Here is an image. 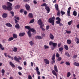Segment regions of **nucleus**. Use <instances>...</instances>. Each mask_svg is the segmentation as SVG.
<instances>
[{
  "mask_svg": "<svg viewBox=\"0 0 79 79\" xmlns=\"http://www.w3.org/2000/svg\"><path fill=\"white\" fill-rule=\"evenodd\" d=\"M54 70H53L52 71V73L53 74L57 77V74L56 73H58V68H57V66L56 65H54ZM56 71V72H55Z\"/></svg>",
  "mask_w": 79,
  "mask_h": 79,
  "instance_id": "nucleus-1",
  "label": "nucleus"
},
{
  "mask_svg": "<svg viewBox=\"0 0 79 79\" xmlns=\"http://www.w3.org/2000/svg\"><path fill=\"white\" fill-rule=\"evenodd\" d=\"M55 17L53 16L48 19V22L52 24V26H54L55 25Z\"/></svg>",
  "mask_w": 79,
  "mask_h": 79,
  "instance_id": "nucleus-2",
  "label": "nucleus"
},
{
  "mask_svg": "<svg viewBox=\"0 0 79 79\" xmlns=\"http://www.w3.org/2000/svg\"><path fill=\"white\" fill-rule=\"evenodd\" d=\"M56 20H57L56 22V24H59V26L60 27H63V24L61 23V19L60 17H57L56 18Z\"/></svg>",
  "mask_w": 79,
  "mask_h": 79,
  "instance_id": "nucleus-3",
  "label": "nucleus"
},
{
  "mask_svg": "<svg viewBox=\"0 0 79 79\" xmlns=\"http://www.w3.org/2000/svg\"><path fill=\"white\" fill-rule=\"evenodd\" d=\"M35 31V29H34V28H31L30 30L28 31L27 32V34L29 38H31L32 36V33H31V32H34Z\"/></svg>",
  "mask_w": 79,
  "mask_h": 79,
  "instance_id": "nucleus-4",
  "label": "nucleus"
},
{
  "mask_svg": "<svg viewBox=\"0 0 79 79\" xmlns=\"http://www.w3.org/2000/svg\"><path fill=\"white\" fill-rule=\"evenodd\" d=\"M7 6L8 11H11L13 9V8L11 6H12V4L9 2H7Z\"/></svg>",
  "mask_w": 79,
  "mask_h": 79,
  "instance_id": "nucleus-5",
  "label": "nucleus"
},
{
  "mask_svg": "<svg viewBox=\"0 0 79 79\" xmlns=\"http://www.w3.org/2000/svg\"><path fill=\"white\" fill-rule=\"evenodd\" d=\"M55 54L53 55L52 56V61H51V63L52 64H53V63H55Z\"/></svg>",
  "mask_w": 79,
  "mask_h": 79,
  "instance_id": "nucleus-6",
  "label": "nucleus"
},
{
  "mask_svg": "<svg viewBox=\"0 0 79 79\" xmlns=\"http://www.w3.org/2000/svg\"><path fill=\"white\" fill-rule=\"evenodd\" d=\"M71 7H69L68 9L67 15L68 16H70V11H71Z\"/></svg>",
  "mask_w": 79,
  "mask_h": 79,
  "instance_id": "nucleus-7",
  "label": "nucleus"
},
{
  "mask_svg": "<svg viewBox=\"0 0 79 79\" xmlns=\"http://www.w3.org/2000/svg\"><path fill=\"white\" fill-rule=\"evenodd\" d=\"M25 8H26V10H27V11H29L30 10V8H31L30 6H29V5L27 4H26Z\"/></svg>",
  "mask_w": 79,
  "mask_h": 79,
  "instance_id": "nucleus-8",
  "label": "nucleus"
},
{
  "mask_svg": "<svg viewBox=\"0 0 79 79\" xmlns=\"http://www.w3.org/2000/svg\"><path fill=\"white\" fill-rule=\"evenodd\" d=\"M38 24L39 25H42L43 24V22L41 19H39L37 22Z\"/></svg>",
  "mask_w": 79,
  "mask_h": 79,
  "instance_id": "nucleus-9",
  "label": "nucleus"
},
{
  "mask_svg": "<svg viewBox=\"0 0 79 79\" xmlns=\"http://www.w3.org/2000/svg\"><path fill=\"white\" fill-rule=\"evenodd\" d=\"M45 8L48 12V13H50V7L48 6H46V7H45Z\"/></svg>",
  "mask_w": 79,
  "mask_h": 79,
  "instance_id": "nucleus-10",
  "label": "nucleus"
},
{
  "mask_svg": "<svg viewBox=\"0 0 79 79\" xmlns=\"http://www.w3.org/2000/svg\"><path fill=\"white\" fill-rule=\"evenodd\" d=\"M44 61L45 63V64H50V62L49 61V60H48L47 59H44Z\"/></svg>",
  "mask_w": 79,
  "mask_h": 79,
  "instance_id": "nucleus-11",
  "label": "nucleus"
},
{
  "mask_svg": "<svg viewBox=\"0 0 79 79\" xmlns=\"http://www.w3.org/2000/svg\"><path fill=\"white\" fill-rule=\"evenodd\" d=\"M49 37L52 40H53L54 39V36L52 33H50L49 35Z\"/></svg>",
  "mask_w": 79,
  "mask_h": 79,
  "instance_id": "nucleus-12",
  "label": "nucleus"
},
{
  "mask_svg": "<svg viewBox=\"0 0 79 79\" xmlns=\"http://www.w3.org/2000/svg\"><path fill=\"white\" fill-rule=\"evenodd\" d=\"M7 16H8V15L6 13L3 14L2 15V17L4 18H7Z\"/></svg>",
  "mask_w": 79,
  "mask_h": 79,
  "instance_id": "nucleus-13",
  "label": "nucleus"
},
{
  "mask_svg": "<svg viewBox=\"0 0 79 79\" xmlns=\"http://www.w3.org/2000/svg\"><path fill=\"white\" fill-rule=\"evenodd\" d=\"M15 27L16 29H19L20 28V26L19 23H16L15 26Z\"/></svg>",
  "mask_w": 79,
  "mask_h": 79,
  "instance_id": "nucleus-14",
  "label": "nucleus"
},
{
  "mask_svg": "<svg viewBox=\"0 0 79 79\" xmlns=\"http://www.w3.org/2000/svg\"><path fill=\"white\" fill-rule=\"evenodd\" d=\"M28 16L29 18H33V14L31 13H29L28 14Z\"/></svg>",
  "mask_w": 79,
  "mask_h": 79,
  "instance_id": "nucleus-15",
  "label": "nucleus"
},
{
  "mask_svg": "<svg viewBox=\"0 0 79 79\" xmlns=\"http://www.w3.org/2000/svg\"><path fill=\"white\" fill-rule=\"evenodd\" d=\"M55 6L56 10L57 11H58V10H60V9H59V8H58V4H56L55 5Z\"/></svg>",
  "mask_w": 79,
  "mask_h": 79,
  "instance_id": "nucleus-16",
  "label": "nucleus"
},
{
  "mask_svg": "<svg viewBox=\"0 0 79 79\" xmlns=\"http://www.w3.org/2000/svg\"><path fill=\"white\" fill-rule=\"evenodd\" d=\"M2 8L4 10H8V7L6 6V5H3L2 6Z\"/></svg>",
  "mask_w": 79,
  "mask_h": 79,
  "instance_id": "nucleus-17",
  "label": "nucleus"
},
{
  "mask_svg": "<svg viewBox=\"0 0 79 79\" xmlns=\"http://www.w3.org/2000/svg\"><path fill=\"white\" fill-rule=\"evenodd\" d=\"M14 60L15 61H17V62H19V58L17 57L16 56H15L14 57Z\"/></svg>",
  "mask_w": 79,
  "mask_h": 79,
  "instance_id": "nucleus-18",
  "label": "nucleus"
},
{
  "mask_svg": "<svg viewBox=\"0 0 79 79\" xmlns=\"http://www.w3.org/2000/svg\"><path fill=\"white\" fill-rule=\"evenodd\" d=\"M6 25L9 27H12V25L10 23H6Z\"/></svg>",
  "mask_w": 79,
  "mask_h": 79,
  "instance_id": "nucleus-19",
  "label": "nucleus"
},
{
  "mask_svg": "<svg viewBox=\"0 0 79 79\" xmlns=\"http://www.w3.org/2000/svg\"><path fill=\"white\" fill-rule=\"evenodd\" d=\"M9 64L13 68H15V65L13 64V63L12 62H10Z\"/></svg>",
  "mask_w": 79,
  "mask_h": 79,
  "instance_id": "nucleus-20",
  "label": "nucleus"
},
{
  "mask_svg": "<svg viewBox=\"0 0 79 79\" xmlns=\"http://www.w3.org/2000/svg\"><path fill=\"white\" fill-rule=\"evenodd\" d=\"M25 35V33H20L19 34V36L20 37H22V36H24Z\"/></svg>",
  "mask_w": 79,
  "mask_h": 79,
  "instance_id": "nucleus-21",
  "label": "nucleus"
},
{
  "mask_svg": "<svg viewBox=\"0 0 79 79\" xmlns=\"http://www.w3.org/2000/svg\"><path fill=\"white\" fill-rule=\"evenodd\" d=\"M13 37L14 39H16L18 37V35L17 34H13Z\"/></svg>",
  "mask_w": 79,
  "mask_h": 79,
  "instance_id": "nucleus-22",
  "label": "nucleus"
},
{
  "mask_svg": "<svg viewBox=\"0 0 79 79\" xmlns=\"http://www.w3.org/2000/svg\"><path fill=\"white\" fill-rule=\"evenodd\" d=\"M36 39H42V38L40 36H36L35 37Z\"/></svg>",
  "mask_w": 79,
  "mask_h": 79,
  "instance_id": "nucleus-23",
  "label": "nucleus"
},
{
  "mask_svg": "<svg viewBox=\"0 0 79 79\" xmlns=\"http://www.w3.org/2000/svg\"><path fill=\"white\" fill-rule=\"evenodd\" d=\"M67 43L69 44H71V41L70 40H67Z\"/></svg>",
  "mask_w": 79,
  "mask_h": 79,
  "instance_id": "nucleus-24",
  "label": "nucleus"
},
{
  "mask_svg": "<svg viewBox=\"0 0 79 79\" xmlns=\"http://www.w3.org/2000/svg\"><path fill=\"white\" fill-rule=\"evenodd\" d=\"M73 15H74V16H77V12L74 10L73 11Z\"/></svg>",
  "mask_w": 79,
  "mask_h": 79,
  "instance_id": "nucleus-25",
  "label": "nucleus"
},
{
  "mask_svg": "<svg viewBox=\"0 0 79 79\" xmlns=\"http://www.w3.org/2000/svg\"><path fill=\"white\" fill-rule=\"evenodd\" d=\"M20 5H17L15 7V9H18L20 8Z\"/></svg>",
  "mask_w": 79,
  "mask_h": 79,
  "instance_id": "nucleus-26",
  "label": "nucleus"
},
{
  "mask_svg": "<svg viewBox=\"0 0 79 79\" xmlns=\"http://www.w3.org/2000/svg\"><path fill=\"white\" fill-rule=\"evenodd\" d=\"M25 29H28V30H30L31 29V27L30 26H25Z\"/></svg>",
  "mask_w": 79,
  "mask_h": 79,
  "instance_id": "nucleus-27",
  "label": "nucleus"
},
{
  "mask_svg": "<svg viewBox=\"0 0 79 79\" xmlns=\"http://www.w3.org/2000/svg\"><path fill=\"white\" fill-rule=\"evenodd\" d=\"M0 48H1L2 50H4V48L3 47V46L1 44H0Z\"/></svg>",
  "mask_w": 79,
  "mask_h": 79,
  "instance_id": "nucleus-28",
  "label": "nucleus"
},
{
  "mask_svg": "<svg viewBox=\"0 0 79 79\" xmlns=\"http://www.w3.org/2000/svg\"><path fill=\"white\" fill-rule=\"evenodd\" d=\"M64 48L66 50H68L69 49V48H68V45H64Z\"/></svg>",
  "mask_w": 79,
  "mask_h": 79,
  "instance_id": "nucleus-29",
  "label": "nucleus"
},
{
  "mask_svg": "<svg viewBox=\"0 0 79 79\" xmlns=\"http://www.w3.org/2000/svg\"><path fill=\"white\" fill-rule=\"evenodd\" d=\"M57 46V43H53L52 44V46L54 47H56V46Z\"/></svg>",
  "mask_w": 79,
  "mask_h": 79,
  "instance_id": "nucleus-30",
  "label": "nucleus"
},
{
  "mask_svg": "<svg viewBox=\"0 0 79 79\" xmlns=\"http://www.w3.org/2000/svg\"><path fill=\"white\" fill-rule=\"evenodd\" d=\"M58 12L57 13V15L58 16H60V11L59 10H57Z\"/></svg>",
  "mask_w": 79,
  "mask_h": 79,
  "instance_id": "nucleus-31",
  "label": "nucleus"
},
{
  "mask_svg": "<svg viewBox=\"0 0 79 79\" xmlns=\"http://www.w3.org/2000/svg\"><path fill=\"white\" fill-rule=\"evenodd\" d=\"M73 20H71V21L68 22V25H69V26H70V25H71L72 24V23H73Z\"/></svg>",
  "mask_w": 79,
  "mask_h": 79,
  "instance_id": "nucleus-32",
  "label": "nucleus"
},
{
  "mask_svg": "<svg viewBox=\"0 0 79 79\" xmlns=\"http://www.w3.org/2000/svg\"><path fill=\"white\" fill-rule=\"evenodd\" d=\"M18 50V48L16 47H14V48L13 51L14 52H16Z\"/></svg>",
  "mask_w": 79,
  "mask_h": 79,
  "instance_id": "nucleus-33",
  "label": "nucleus"
},
{
  "mask_svg": "<svg viewBox=\"0 0 79 79\" xmlns=\"http://www.w3.org/2000/svg\"><path fill=\"white\" fill-rule=\"evenodd\" d=\"M35 20L34 19H31L29 22L30 24H31V23H33L34 22Z\"/></svg>",
  "mask_w": 79,
  "mask_h": 79,
  "instance_id": "nucleus-34",
  "label": "nucleus"
},
{
  "mask_svg": "<svg viewBox=\"0 0 79 79\" xmlns=\"http://www.w3.org/2000/svg\"><path fill=\"white\" fill-rule=\"evenodd\" d=\"M14 39V38L13 37H11L8 40V41H11Z\"/></svg>",
  "mask_w": 79,
  "mask_h": 79,
  "instance_id": "nucleus-35",
  "label": "nucleus"
},
{
  "mask_svg": "<svg viewBox=\"0 0 79 79\" xmlns=\"http://www.w3.org/2000/svg\"><path fill=\"white\" fill-rule=\"evenodd\" d=\"M74 64L75 66H79V63H78L75 62Z\"/></svg>",
  "mask_w": 79,
  "mask_h": 79,
  "instance_id": "nucleus-36",
  "label": "nucleus"
},
{
  "mask_svg": "<svg viewBox=\"0 0 79 79\" xmlns=\"http://www.w3.org/2000/svg\"><path fill=\"white\" fill-rule=\"evenodd\" d=\"M47 5L46 3H44L42 5H41V6H45V7L47 6Z\"/></svg>",
  "mask_w": 79,
  "mask_h": 79,
  "instance_id": "nucleus-37",
  "label": "nucleus"
},
{
  "mask_svg": "<svg viewBox=\"0 0 79 79\" xmlns=\"http://www.w3.org/2000/svg\"><path fill=\"white\" fill-rule=\"evenodd\" d=\"M70 76H71V73L70 72H68L67 74V77H69Z\"/></svg>",
  "mask_w": 79,
  "mask_h": 79,
  "instance_id": "nucleus-38",
  "label": "nucleus"
},
{
  "mask_svg": "<svg viewBox=\"0 0 79 79\" xmlns=\"http://www.w3.org/2000/svg\"><path fill=\"white\" fill-rule=\"evenodd\" d=\"M60 13L63 16V15H65V12L63 11L62 10L60 11Z\"/></svg>",
  "mask_w": 79,
  "mask_h": 79,
  "instance_id": "nucleus-39",
  "label": "nucleus"
},
{
  "mask_svg": "<svg viewBox=\"0 0 79 79\" xmlns=\"http://www.w3.org/2000/svg\"><path fill=\"white\" fill-rule=\"evenodd\" d=\"M44 27V24H42L41 25H40V29H42V28H43Z\"/></svg>",
  "mask_w": 79,
  "mask_h": 79,
  "instance_id": "nucleus-40",
  "label": "nucleus"
},
{
  "mask_svg": "<svg viewBox=\"0 0 79 79\" xmlns=\"http://www.w3.org/2000/svg\"><path fill=\"white\" fill-rule=\"evenodd\" d=\"M63 50V48L62 47H60L59 48V51L60 52H62Z\"/></svg>",
  "mask_w": 79,
  "mask_h": 79,
  "instance_id": "nucleus-41",
  "label": "nucleus"
},
{
  "mask_svg": "<svg viewBox=\"0 0 79 79\" xmlns=\"http://www.w3.org/2000/svg\"><path fill=\"white\" fill-rule=\"evenodd\" d=\"M10 13L12 15V16H14V12H13V11H10Z\"/></svg>",
  "mask_w": 79,
  "mask_h": 79,
  "instance_id": "nucleus-42",
  "label": "nucleus"
},
{
  "mask_svg": "<svg viewBox=\"0 0 79 79\" xmlns=\"http://www.w3.org/2000/svg\"><path fill=\"white\" fill-rule=\"evenodd\" d=\"M30 44L31 45H34V43L32 42V41H30L29 42Z\"/></svg>",
  "mask_w": 79,
  "mask_h": 79,
  "instance_id": "nucleus-43",
  "label": "nucleus"
},
{
  "mask_svg": "<svg viewBox=\"0 0 79 79\" xmlns=\"http://www.w3.org/2000/svg\"><path fill=\"white\" fill-rule=\"evenodd\" d=\"M44 48L46 49L47 48H49V47L48 46L46 45H44Z\"/></svg>",
  "mask_w": 79,
  "mask_h": 79,
  "instance_id": "nucleus-44",
  "label": "nucleus"
},
{
  "mask_svg": "<svg viewBox=\"0 0 79 79\" xmlns=\"http://www.w3.org/2000/svg\"><path fill=\"white\" fill-rule=\"evenodd\" d=\"M53 44V43L52 42L50 41L49 43V45H52Z\"/></svg>",
  "mask_w": 79,
  "mask_h": 79,
  "instance_id": "nucleus-45",
  "label": "nucleus"
},
{
  "mask_svg": "<svg viewBox=\"0 0 79 79\" xmlns=\"http://www.w3.org/2000/svg\"><path fill=\"white\" fill-rule=\"evenodd\" d=\"M49 27H50V26L49 25L47 26L46 29V30H48V29H49Z\"/></svg>",
  "mask_w": 79,
  "mask_h": 79,
  "instance_id": "nucleus-46",
  "label": "nucleus"
},
{
  "mask_svg": "<svg viewBox=\"0 0 79 79\" xmlns=\"http://www.w3.org/2000/svg\"><path fill=\"white\" fill-rule=\"evenodd\" d=\"M61 60V57H58L57 59V61H60Z\"/></svg>",
  "mask_w": 79,
  "mask_h": 79,
  "instance_id": "nucleus-47",
  "label": "nucleus"
},
{
  "mask_svg": "<svg viewBox=\"0 0 79 79\" xmlns=\"http://www.w3.org/2000/svg\"><path fill=\"white\" fill-rule=\"evenodd\" d=\"M14 18H15L16 19H17V20H19V18L18 17L15 16Z\"/></svg>",
  "mask_w": 79,
  "mask_h": 79,
  "instance_id": "nucleus-48",
  "label": "nucleus"
},
{
  "mask_svg": "<svg viewBox=\"0 0 79 79\" xmlns=\"http://www.w3.org/2000/svg\"><path fill=\"white\" fill-rule=\"evenodd\" d=\"M45 34L43 33L41 35L42 37V39H43V37H45Z\"/></svg>",
  "mask_w": 79,
  "mask_h": 79,
  "instance_id": "nucleus-49",
  "label": "nucleus"
},
{
  "mask_svg": "<svg viewBox=\"0 0 79 79\" xmlns=\"http://www.w3.org/2000/svg\"><path fill=\"white\" fill-rule=\"evenodd\" d=\"M65 64H66V65H68V66H69V65H70V63L69 62H65Z\"/></svg>",
  "mask_w": 79,
  "mask_h": 79,
  "instance_id": "nucleus-50",
  "label": "nucleus"
},
{
  "mask_svg": "<svg viewBox=\"0 0 79 79\" xmlns=\"http://www.w3.org/2000/svg\"><path fill=\"white\" fill-rule=\"evenodd\" d=\"M56 56L57 58H58V57L60 56V55L59 54H58V52H57L56 53Z\"/></svg>",
  "mask_w": 79,
  "mask_h": 79,
  "instance_id": "nucleus-51",
  "label": "nucleus"
},
{
  "mask_svg": "<svg viewBox=\"0 0 79 79\" xmlns=\"http://www.w3.org/2000/svg\"><path fill=\"white\" fill-rule=\"evenodd\" d=\"M28 79H32V77L30 75H29L28 77Z\"/></svg>",
  "mask_w": 79,
  "mask_h": 79,
  "instance_id": "nucleus-52",
  "label": "nucleus"
},
{
  "mask_svg": "<svg viewBox=\"0 0 79 79\" xmlns=\"http://www.w3.org/2000/svg\"><path fill=\"white\" fill-rule=\"evenodd\" d=\"M18 68L19 70H22V69H23V68H22V67L20 66H18Z\"/></svg>",
  "mask_w": 79,
  "mask_h": 79,
  "instance_id": "nucleus-53",
  "label": "nucleus"
},
{
  "mask_svg": "<svg viewBox=\"0 0 79 79\" xmlns=\"http://www.w3.org/2000/svg\"><path fill=\"white\" fill-rule=\"evenodd\" d=\"M24 14L25 15H27V11L25 10L23 12Z\"/></svg>",
  "mask_w": 79,
  "mask_h": 79,
  "instance_id": "nucleus-54",
  "label": "nucleus"
},
{
  "mask_svg": "<svg viewBox=\"0 0 79 79\" xmlns=\"http://www.w3.org/2000/svg\"><path fill=\"white\" fill-rule=\"evenodd\" d=\"M36 73L37 74H38V75H40V72H39V71H37Z\"/></svg>",
  "mask_w": 79,
  "mask_h": 79,
  "instance_id": "nucleus-55",
  "label": "nucleus"
},
{
  "mask_svg": "<svg viewBox=\"0 0 79 79\" xmlns=\"http://www.w3.org/2000/svg\"><path fill=\"white\" fill-rule=\"evenodd\" d=\"M66 33H67V34H70L71 32L70 31H66Z\"/></svg>",
  "mask_w": 79,
  "mask_h": 79,
  "instance_id": "nucleus-56",
  "label": "nucleus"
},
{
  "mask_svg": "<svg viewBox=\"0 0 79 79\" xmlns=\"http://www.w3.org/2000/svg\"><path fill=\"white\" fill-rule=\"evenodd\" d=\"M33 3L34 4H37V2L35 0H34V1H33Z\"/></svg>",
  "mask_w": 79,
  "mask_h": 79,
  "instance_id": "nucleus-57",
  "label": "nucleus"
},
{
  "mask_svg": "<svg viewBox=\"0 0 79 79\" xmlns=\"http://www.w3.org/2000/svg\"><path fill=\"white\" fill-rule=\"evenodd\" d=\"M77 55H75L73 56V58L74 59L75 58H77Z\"/></svg>",
  "mask_w": 79,
  "mask_h": 79,
  "instance_id": "nucleus-58",
  "label": "nucleus"
},
{
  "mask_svg": "<svg viewBox=\"0 0 79 79\" xmlns=\"http://www.w3.org/2000/svg\"><path fill=\"white\" fill-rule=\"evenodd\" d=\"M5 70H4V69H2L1 71L2 73H5Z\"/></svg>",
  "mask_w": 79,
  "mask_h": 79,
  "instance_id": "nucleus-59",
  "label": "nucleus"
},
{
  "mask_svg": "<svg viewBox=\"0 0 79 79\" xmlns=\"http://www.w3.org/2000/svg\"><path fill=\"white\" fill-rule=\"evenodd\" d=\"M55 47H54L53 46H52L51 47V50H54V49H55Z\"/></svg>",
  "mask_w": 79,
  "mask_h": 79,
  "instance_id": "nucleus-60",
  "label": "nucleus"
},
{
  "mask_svg": "<svg viewBox=\"0 0 79 79\" xmlns=\"http://www.w3.org/2000/svg\"><path fill=\"white\" fill-rule=\"evenodd\" d=\"M15 23H17L18 22V21L17 20H16V19H15Z\"/></svg>",
  "mask_w": 79,
  "mask_h": 79,
  "instance_id": "nucleus-61",
  "label": "nucleus"
},
{
  "mask_svg": "<svg viewBox=\"0 0 79 79\" xmlns=\"http://www.w3.org/2000/svg\"><path fill=\"white\" fill-rule=\"evenodd\" d=\"M35 70H36V71H39V68H38V67H36V68L35 69Z\"/></svg>",
  "mask_w": 79,
  "mask_h": 79,
  "instance_id": "nucleus-62",
  "label": "nucleus"
},
{
  "mask_svg": "<svg viewBox=\"0 0 79 79\" xmlns=\"http://www.w3.org/2000/svg\"><path fill=\"white\" fill-rule=\"evenodd\" d=\"M23 1L25 2H29V1H30V0H23Z\"/></svg>",
  "mask_w": 79,
  "mask_h": 79,
  "instance_id": "nucleus-63",
  "label": "nucleus"
},
{
  "mask_svg": "<svg viewBox=\"0 0 79 79\" xmlns=\"http://www.w3.org/2000/svg\"><path fill=\"white\" fill-rule=\"evenodd\" d=\"M61 46V44L60 43H59L58 44V48H60V47Z\"/></svg>",
  "mask_w": 79,
  "mask_h": 79,
  "instance_id": "nucleus-64",
  "label": "nucleus"
}]
</instances>
